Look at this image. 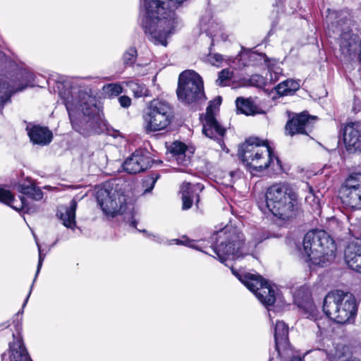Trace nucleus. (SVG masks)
Instances as JSON below:
<instances>
[{
  "label": "nucleus",
  "mask_w": 361,
  "mask_h": 361,
  "mask_svg": "<svg viewBox=\"0 0 361 361\" xmlns=\"http://www.w3.org/2000/svg\"><path fill=\"white\" fill-rule=\"evenodd\" d=\"M59 96L68 113L73 128L87 136L99 133L102 121L97 105V99L90 89L79 90L68 83L59 91Z\"/></svg>",
  "instance_id": "obj_1"
},
{
  "label": "nucleus",
  "mask_w": 361,
  "mask_h": 361,
  "mask_svg": "<svg viewBox=\"0 0 361 361\" xmlns=\"http://www.w3.org/2000/svg\"><path fill=\"white\" fill-rule=\"evenodd\" d=\"M145 14L142 26L149 39L155 44L167 45V38L180 24L176 13L160 0H145Z\"/></svg>",
  "instance_id": "obj_2"
},
{
  "label": "nucleus",
  "mask_w": 361,
  "mask_h": 361,
  "mask_svg": "<svg viewBox=\"0 0 361 361\" xmlns=\"http://www.w3.org/2000/svg\"><path fill=\"white\" fill-rule=\"evenodd\" d=\"M325 24L326 34L330 37L338 38L341 54L350 58L353 56L360 61L361 37L357 30H353L349 13L328 9Z\"/></svg>",
  "instance_id": "obj_3"
},
{
  "label": "nucleus",
  "mask_w": 361,
  "mask_h": 361,
  "mask_svg": "<svg viewBox=\"0 0 361 361\" xmlns=\"http://www.w3.org/2000/svg\"><path fill=\"white\" fill-rule=\"evenodd\" d=\"M264 238L260 237L255 238L252 242H249V249L245 250L243 233L237 228L227 225L224 228L216 231L212 236V240H215V244L212 250L216 255L219 260L224 263L226 260H233L247 254L250 249L252 250L256 247L257 245Z\"/></svg>",
  "instance_id": "obj_4"
},
{
  "label": "nucleus",
  "mask_w": 361,
  "mask_h": 361,
  "mask_svg": "<svg viewBox=\"0 0 361 361\" xmlns=\"http://www.w3.org/2000/svg\"><path fill=\"white\" fill-rule=\"evenodd\" d=\"M303 251L312 264L323 267L334 260L336 245L325 231L315 229L305 235Z\"/></svg>",
  "instance_id": "obj_5"
},
{
  "label": "nucleus",
  "mask_w": 361,
  "mask_h": 361,
  "mask_svg": "<svg viewBox=\"0 0 361 361\" xmlns=\"http://www.w3.org/2000/svg\"><path fill=\"white\" fill-rule=\"evenodd\" d=\"M266 205L271 214L287 221L295 216L298 207L297 195L286 183L270 186L265 194Z\"/></svg>",
  "instance_id": "obj_6"
},
{
  "label": "nucleus",
  "mask_w": 361,
  "mask_h": 361,
  "mask_svg": "<svg viewBox=\"0 0 361 361\" xmlns=\"http://www.w3.org/2000/svg\"><path fill=\"white\" fill-rule=\"evenodd\" d=\"M238 155L244 165L250 171H261L267 169L274 159L278 164L279 159L273 154L271 148L266 141L257 137L247 139L240 146Z\"/></svg>",
  "instance_id": "obj_7"
},
{
  "label": "nucleus",
  "mask_w": 361,
  "mask_h": 361,
  "mask_svg": "<svg viewBox=\"0 0 361 361\" xmlns=\"http://www.w3.org/2000/svg\"><path fill=\"white\" fill-rule=\"evenodd\" d=\"M325 314L338 324H345L353 320L357 314V305L355 297L341 290L329 293L323 304Z\"/></svg>",
  "instance_id": "obj_8"
},
{
  "label": "nucleus",
  "mask_w": 361,
  "mask_h": 361,
  "mask_svg": "<svg viewBox=\"0 0 361 361\" xmlns=\"http://www.w3.org/2000/svg\"><path fill=\"white\" fill-rule=\"evenodd\" d=\"M97 200L104 214L114 217L131 212L133 207L127 200L121 186L116 183H108L97 192Z\"/></svg>",
  "instance_id": "obj_9"
},
{
  "label": "nucleus",
  "mask_w": 361,
  "mask_h": 361,
  "mask_svg": "<svg viewBox=\"0 0 361 361\" xmlns=\"http://www.w3.org/2000/svg\"><path fill=\"white\" fill-rule=\"evenodd\" d=\"M178 99L184 104H195L204 98L202 78L193 71H185L178 78Z\"/></svg>",
  "instance_id": "obj_10"
},
{
  "label": "nucleus",
  "mask_w": 361,
  "mask_h": 361,
  "mask_svg": "<svg viewBox=\"0 0 361 361\" xmlns=\"http://www.w3.org/2000/svg\"><path fill=\"white\" fill-rule=\"evenodd\" d=\"M173 111L170 104L162 100H153L143 115L145 128L148 132L164 130L171 122Z\"/></svg>",
  "instance_id": "obj_11"
},
{
  "label": "nucleus",
  "mask_w": 361,
  "mask_h": 361,
  "mask_svg": "<svg viewBox=\"0 0 361 361\" xmlns=\"http://www.w3.org/2000/svg\"><path fill=\"white\" fill-rule=\"evenodd\" d=\"M233 274L266 306L274 305L276 301L274 289L261 276L245 274L240 276L232 269Z\"/></svg>",
  "instance_id": "obj_12"
},
{
  "label": "nucleus",
  "mask_w": 361,
  "mask_h": 361,
  "mask_svg": "<svg viewBox=\"0 0 361 361\" xmlns=\"http://www.w3.org/2000/svg\"><path fill=\"white\" fill-rule=\"evenodd\" d=\"M221 103V99L219 97L207 106L202 132L207 137L216 140L222 147L224 145L223 137L226 130L216 120L214 111V109L219 106Z\"/></svg>",
  "instance_id": "obj_13"
},
{
  "label": "nucleus",
  "mask_w": 361,
  "mask_h": 361,
  "mask_svg": "<svg viewBox=\"0 0 361 361\" xmlns=\"http://www.w3.org/2000/svg\"><path fill=\"white\" fill-rule=\"evenodd\" d=\"M314 120V117H311L305 113L295 114L286 123L285 133L290 136L296 134L308 135L313 128Z\"/></svg>",
  "instance_id": "obj_14"
},
{
  "label": "nucleus",
  "mask_w": 361,
  "mask_h": 361,
  "mask_svg": "<svg viewBox=\"0 0 361 361\" xmlns=\"http://www.w3.org/2000/svg\"><path fill=\"white\" fill-rule=\"evenodd\" d=\"M152 162V158L147 151L138 149L126 159L123 167L128 173H137L150 167Z\"/></svg>",
  "instance_id": "obj_15"
},
{
  "label": "nucleus",
  "mask_w": 361,
  "mask_h": 361,
  "mask_svg": "<svg viewBox=\"0 0 361 361\" xmlns=\"http://www.w3.org/2000/svg\"><path fill=\"white\" fill-rule=\"evenodd\" d=\"M343 141L350 153L361 152V123L350 122L343 128Z\"/></svg>",
  "instance_id": "obj_16"
},
{
  "label": "nucleus",
  "mask_w": 361,
  "mask_h": 361,
  "mask_svg": "<svg viewBox=\"0 0 361 361\" xmlns=\"http://www.w3.org/2000/svg\"><path fill=\"white\" fill-rule=\"evenodd\" d=\"M33 80V75L28 72L20 73V80L18 85H11L0 80V109L10 100L11 95L18 91L23 90Z\"/></svg>",
  "instance_id": "obj_17"
},
{
  "label": "nucleus",
  "mask_w": 361,
  "mask_h": 361,
  "mask_svg": "<svg viewBox=\"0 0 361 361\" xmlns=\"http://www.w3.org/2000/svg\"><path fill=\"white\" fill-rule=\"evenodd\" d=\"M344 258L350 269L361 274V239H355L348 243Z\"/></svg>",
  "instance_id": "obj_18"
},
{
  "label": "nucleus",
  "mask_w": 361,
  "mask_h": 361,
  "mask_svg": "<svg viewBox=\"0 0 361 361\" xmlns=\"http://www.w3.org/2000/svg\"><path fill=\"white\" fill-rule=\"evenodd\" d=\"M204 186L201 183L191 184L184 182L180 186L182 194V209L187 210L191 208L194 200L196 205H198L200 197L199 193L203 190Z\"/></svg>",
  "instance_id": "obj_19"
},
{
  "label": "nucleus",
  "mask_w": 361,
  "mask_h": 361,
  "mask_svg": "<svg viewBox=\"0 0 361 361\" xmlns=\"http://www.w3.org/2000/svg\"><path fill=\"white\" fill-rule=\"evenodd\" d=\"M274 340L279 356H281L283 352L288 351V326L283 322L278 321L276 323Z\"/></svg>",
  "instance_id": "obj_20"
},
{
  "label": "nucleus",
  "mask_w": 361,
  "mask_h": 361,
  "mask_svg": "<svg viewBox=\"0 0 361 361\" xmlns=\"http://www.w3.org/2000/svg\"><path fill=\"white\" fill-rule=\"evenodd\" d=\"M350 188H341L339 196L342 203L354 209H361V188L353 189L352 185Z\"/></svg>",
  "instance_id": "obj_21"
},
{
  "label": "nucleus",
  "mask_w": 361,
  "mask_h": 361,
  "mask_svg": "<svg viewBox=\"0 0 361 361\" xmlns=\"http://www.w3.org/2000/svg\"><path fill=\"white\" fill-rule=\"evenodd\" d=\"M267 56L263 54L241 52L236 57L228 61L230 63L233 64L235 69H242L249 65V61H259L260 63L263 61L264 63L267 64Z\"/></svg>",
  "instance_id": "obj_22"
},
{
  "label": "nucleus",
  "mask_w": 361,
  "mask_h": 361,
  "mask_svg": "<svg viewBox=\"0 0 361 361\" xmlns=\"http://www.w3.org/2000/svg\"><path fill=\"white\" fill-rule=\"evenodd\" d=\"M77 209V202L72 200L68 207L61 206L59 207L57 216L62 221L63 224L72 230L76 226L75 211Z\"/></svg>",
  "instance_id": "obj_23"
},
{
  "label": "nucleus",
  "mask_w": 361,
  "mask_h": 361,
  "mask_svg": "<svg viewBox=\"0 0 361 361\" xmlns=\"http://www.w3.org/2000/svg\"><path fill=\"white\" fill-rule=\"evenodd\" d=\"M27 130L30 140L34 144L45 145L51 141L52 133L47 128L35 126Z\"/></svg>",
  "instance_id": "obj_24"
},
{
  "label": "nucleus",
  "mask_w": 361,
  "mask_h": 361,
  "mask_svg": "<svg viewBox=\"0 0 361 361\" xmlns=\"http://www.w3.org/2000/svg\"><path fill=\"white\" fill-rule=\"evenodd\" d=\"M11 361H32L21 338L10 343Z\"/></svg>",
  "instance_id": "obj_25"
},
{
  "label": "nucleus",
  "mask_w": 361,
  "mask_h": 361,
  "mask_svg": "<svg viewBox=\"0 0 361 361\" xmlns=\"http://www.w3.org/2000/svg\"><path fill=\"white\" fill-rule=\"evenodd\" d=\"M0 202L6 204L15 210L20 211L27 207V201L24 197H20V201L15 200L10 190L0 187Z\"/></svg>",
  "instance_id": "obj_26"
},
{
  "label": "nucleus",
  "mask_w": 361,
  "mask_h": 361,
  "mask_svg": "<svg viewBox=\"0 0 361 361\" xmlns=\"http://www.w3.org/2000/svg\"><path fill=\"white\" fill-rule=\"evenodd\" d=\"M235 105L238 111L247 116L260 113L259 107L251 98L238 97L235 100Z\"/></svg>",
  "instance_id": "obj_27"
},
{
  "label": "nucleus",
  "mask_w": 361,
  "mask_h": 361,
  "mask_svg": "<svg viewBox=\"0 0 361 361\" xmlns=\"http://www.w3.org/2000/svg\"><path fill=\"white\" fill-rule=\"evenodd\" d=\"M300 87V84L294 80H286L280 82L276 87V90L280 95H287L291 94Z\"/></svg>",
  "instance_id": "obj_28"
},
{
  "label": "nucleus",
  "mask_w": 361,
  "mask_h": 361,
  "mask_svg": "<svg viewBox=\"0 0 361 361\" xmlns=\"http://www.w3.org/2000/svg\"><path fill=\"white\" fill-rule=\"evenodd\" d=\"M18 190L21 193L26 195L28 197L35 200H40L43 197V192L41 189L32 184L26 185H20Z\"/></svg>",
  "instance_id": "obj_29"
},
{
  "label": "nucleus",
  "mask_w": 361,
  "mask_h": 361,
  "mask_svg": "<svg viewBox=\"0 0 361 361\" xmlns=\"http://www.w3.org/2000/svg\"><path fill=\"white\" fill-rule=\"evenodd\" d=\"M186 149V145L180 142H174L171 146V152L177 156L176 160L183 165L189 162V159H185L184 155Z\"/></svg>",
  "instance_id": "obj_30"
},
{
  "label": "nucleus",
  "mask_w": 361,
  "mask_h": 361,
  "mask_svg": "<svg viewBox=\"0 0 361 361\" xmlns=\"http://www.w3.org/2000/svg\"><path fill=\"white\" fill-rule=\"evenodd\" d=\"M352 185L353 189L361 188V172L353 173L345 180V184L341 188H351Z\"/></svg>",
  "instance_id": "obj_31"
},
{
  "label": "nucleus",
  "mask_w": 361,
  "mask_h": 361,
  "mask_svg": "<svg viewBox=\"0 0 361 361\" xmlns=\"http://www.w3.org/2000/svg\"><path fill=\"white\" fill-rule=\"evenodd\" d=\"M159 178V175L158 173H152L151 176L145 177L142 180V187L144 194L149 192L154 188Z\"/></svg>",
  "instance_id": "obj_32"
},
{
  "label": "nucleus",
  "mask_w": 361,
  "mask_h": 361,
  "mask_svg": "<svg viewBox=\"0 0 361 361\" xmlns=\"http://www.w3.org/2000/svg\"><path fill=\"white\" fill-rule=\"evenodd\" d=\"M233 73L228 68H224L219 73L216 84L219 86H226L227 82L233 78Z\"/></svg>",
  "instance_id": "obj_33"
},
{
  "label": "nucleus",
  "mask_w": 361,
  "mask_h": 361,
  "mask_svg": "<svg viewBox=\"0 0 361 361\" xmlns=\"http://www.w3.org/2000/svg\"><path fill=\"white\" fill-rule=\"evenodd\" d=\"M130 87L135 97H147L149 94L148 90L143 84L131 82L130 84Z\"/></svg>",
  "instance_id": "obj_34"
},
{
  "label": "nucleus",
  "mask_w": 361,
  "mask_h": 361,
  "mask_svg": "<svg viewBox=\"0 0 361 361\" xmlns=\"http://www.w3.org/2000/svg\"><path fill=\"white\" fill-rule=\"evenodd\" d=\"M103 90L109 97H116L122 92L123 88L119 84L111 83L105 85Z\"/></svg>",
  "instance_id": "obj_35"
},
{
  "label": "nucleus",
  "mask_w": 361,
  "mask_h": 361,
  "mask_svg": "<svg viewBox=\"0 0 361 361\" xmlns=\"http://www.w3.org/2000/svg\"><path fill=\"white\" fill-rule=\"evenodd\" d=\"M137 58V50L135 47L129 48L123 54V62L126 65H132Z\"/></svg>",
  "instance_id": "obj_36"
},
{
  "label": "nucleus",
  "mask_w": 361,
  "mask_h": 361,
  "mask_svg": "<svg viewBox=\"0 0 361 361\" xmlns=\"http://www.w3.org/2000/svg\"><path fill=\"white\" fill-rule=\"evenodd\" d=\"M247 84L251 86L257 87H262L266 84V80L264 77L258 74L252 75L247 80Z\"/></svg>",
  "instance_id": "obj_37"
},
{
  "label": "nucleus",
  "mask_w": 361,
  "mask_h": 361,
  "mask_svg": "<svg viewBox=\"0 0 361 361\" xmlns=\"http://www.w3.org/2000/svg\"><path fill=\"white\" fill-rule=\"evenodd\" d=\"M224 60V56L218 53H209L207 56V61L213 66H220Z\"/></svg>",
  "instance_id": "obj_38"
},
{
  "label": "nucleus",
  "mask_w": 361,
  "mask_h": 361,
  "mask_svg": "<svg viewBox=\"0 0 361 361\" xmlns=\"http://www.w3.org/2000/svg\"><path fill=\"white\" fill-rule=\"evenodd\" d=\"M305 202L316 209L319 207V197L316 195L312 189H310V193L306 196Z\"/></svg>",
  "instance_id": "obj_39"
},
{
  "label": "nucleus",
  "mask_w": 361,
  "mask_h": 361,
  "mask_svg": "<svg viewBox=\"0 0 361 361\" xmlns=\"http://www.w3.org/2000/svg\"><path fill=\"white\" fill-rule=\"evenodd\" d=\"M165 243H166L168 245H173V244L183 245H186V246H188V247H192V248H197L192 244V240L187 238L186 237H183V240L172 239V240H170L169 241L168 240H165Z\"/></svg>",
  "instance_id": "obj_40"
},
{
  "label": "nucleus",
  "mask_w": 361,
  "mask_h": 361,
  "mask_svg": "<svg viewBox=\"0 0 361 361\" xmlns=\"http://www.w3.org/2000/svg\"><path fill=\"white\" fill-rule=\"evenodd\" d=\"M37 247H38V252H39V259H38V264H37V271H36V274H35V279H34V281H33V283H35L39 271H40V269L42 268V263H43V261H44V255H43L42 254V250H41V247L39 244H37Z\"/></svg>",
  "instance_id": "obj_41"
},
{
  "label": "nucleus",
  "mask_w": 361,
  "mask_h": 361,
  "mask_svg": "<svg viewBox=\"0 0 361 361\" xmlns=\"http://www.w3.org/2000/svg\"><path fill=\"white\" fill-rule=\"evenodd\" d=\"M118 100L120 103V105L124 108L130 106L131 104L130 98L127 96H121L118 99Z\"/></svg>",
  "instance_id": "obj_42"
},
{
  "label": "nucleus",
  "mask_w": 361,
  "mask_h": 361,
  "mask_svg": "<svg viewBox=\"0 0 361 361\" xmlns=\"http://www.w3.org/2000/svg\"><path fill=\"white\" fill-rule=\"evenodd\" d=\"M152 238V240L158 243H165V239L159 235H149Z\"/></svg>",
  "instance_id": "obj_43"
},
{
  "label": "nucleus",
  "mask_w": 361,
  "mask_h": 361,
  "mask_svg": "<svg viewBox=\"0 0 361 361\" xmlns=\"http://www.w3.org/2000/svg\"><path fill=\"white\" fill-rule=\"evenodd\" d=\"M360 109H361V101L360 99H357L356 97H355L353 111L354 112H357L360 110Z\"/></svg>",
  "instance_id": "obj_44"
},
{
  "label": "nucleus",
  "mask_w": 361,
  "mask_h": 361,
  "mask_svg": "<svg viewBox=\"0 0 361 361\" xmlns=\"http://www.w3.org/2000/svg\"><path fill=\"white\" fill-rule=\"evenodd\" d=\"M214 37L216 38H221L223 41H226L228 39V36L224 33L219 34L218 32L214 33Z\"/></svg>",
  "instance_id": "obj_45"
},
{
  "label": "nucleus",
  "mask_w": 361,
  "mask_h": 361,
  "mask_svg": "<svg viewBox=\"0 0 361 361\" xmlns=\"http://www.w3.org/2000/svg\"><path fill=\"white\" fill-rule=\"evenodd\" d=\"M358 61H359V68H358V75H359V77H355V82H358V80H361V60L360 61L359 59H357Z\"/></svg>",
  "instance_id": "obj_46"
},
{
  "label": "nucleus",
  "mask_w": 361,
  "mask_h": 361,
  "mask_svg": "<svg viewBox=\"0 0 361 361\" xmlns=\"http://www.w3.org/2000/svg\"><path fill=\"white\" fill-rule=\"evenodd\" d=\"M32 286H33V284L31 286V288H30V291H29L28 295L27 296V298H26V299H25V300L24 303L23 304V308H24V307H25V306L26 305V304H27V302L28 298H29V297H30V294H31V291H32Z\"/></svg>",
  "instance_id": "obj_47"
},
{
  "label": "nucleus",
  "mask_w": 361,
  "mask_h": 361,
  "mask_svg": "<svg viewBox=\"0 0 361 361\" xmlns=\"http://www.w3.org/2000/svg\"><path fill=\"white\" fill-rule=\"evenodd\" d=\"M290 361H302V359L300 356H292Z\"/></svg>",
  "instance_id": "obj_48"
},
{
  "label": "nucleus",
  "mask_w": 361,
  "mask_h": 361,
  "mask_svg": "<svg viewBox=\"0 0 361 361\" xmlns=\"http://www.w3.org/2000/svg\"><path fill=\"white\" fill-rule=\"evenodd\" d=\"M295 8H292L290 11H286V13L288 14H290V13H293L295 11Z\"/></svg>",
  "instance_id": "obj_49"
},
{
  "label": "nucleus",
  "mask_w": 361,
  "mask_h": 361,
  "mask_svg": "<svg viewBox=\"0 0 361 361\" xmlns=\"http://www.w3.org/2000/svg\"><path fill=\"white\" fill-rule=\"evenodd\" d=\"M136 224H137V222L135 220H133L130 223L131 226L133 227L136 226Z\"/></svg>",
  "instance_id": "obj_50"
},
{
  "label": "nucleus",
  "mask_w": 361,
  "mask_h": 361,
  "mask_svg": "<svg viewBox=\"0 0 361 361\" xmlns=\"http://www.w3.org/2000/svg\"><path fill=\"white\" fill-rule=\"evenodd\" d=\"M192 244L195 245V247H196L197 248H195L196 250H200V252H202V250H200V248L197 246H196L194 243L192 242Z\"/></svg>",
  "instance_id": "obj_51"
},
{
  "label": "nucleus",
  "mask_w": 361,
  "mask_h": 361,
  "mask_svg": "<svg viewBox=\"0 0 361 361\" xmlns=\"http://www.w3.org/2000/svg\"><path fill=\"white\" fill-rule=\"evenodd\" d=\"M269 361H274V359L273 358H269Z\"/></svg>",
  "instance_id": "obj_52"
},
{
  "label": "nucleus",
  "mask_w": 361,
  "mask_h": 361,
  "mask_svg": "<svg viewBox=\"0 0 361 361\" xmlns=\"http://www.w3.org/2000/svg\"><path fill=\"white\" fill-rule=\"evenodd\" d=\"M203 252H205L206 254L210 255L208 252H206V251H203Z\"/></svg>",
  "instance_id": "obj_53"
}]
</instances>
